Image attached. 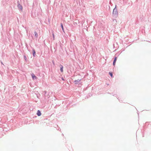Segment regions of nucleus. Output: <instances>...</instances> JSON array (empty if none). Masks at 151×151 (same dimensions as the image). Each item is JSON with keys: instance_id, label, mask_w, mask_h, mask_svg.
Listing matches in <instances>:
<instances>
[{"instance_id": "nucleus-1", "label": "nucleus", "mask_w": 151, "mask_h": 151, "mask_svg": "<svg viewBox=\"0 0 151 151\" xmlns=\"http://www.w3.org/2000/svg\"><path fill=\"white\" fill-rule=\"evenodd\" d=\"M112 15L113 17L115 18H116L118 17V13L116 5H115V8L113 9Z\"/></svg>"}, {"instance_id": "nucleus-2", "label": "nucleus", "mask_w": 151, "mask_h": 151, "mask_svg": "<svg viewBox=\"0 0 151 151\" xmlns=\"http://www.w3.org/2000/svg\"><path fill=\"white\" fill-rule=\"evenodd\" d=\"M17 7L18 8V9L19 10L22 11L23 9V7H22V6L20 4V2L19 1H17Z\"/></svg>"}, {"instance_id": "nucleus-3", "label": "nucleus", "mask_w": 151, "mask_h": 151, "mask_svg": "<svg viewBox=\"0 0 151 151\" xmlns=\"http://www.w3.org/2000/svg\"><path fill=\"white\" fill-rule=\"evenodd\" d=\"M44 96L45 97V98L46 97L49 98V93L48 92H47V91H44Z\"/></svg>"}, {"instance_id": "nucleus-4", "label": "nucleus", "mask_w": 151, "mask_h": 151, "mask_svg": "<svg viewBox=\"0 0 151 151\" xmlns=\"http://www.w3.org/2000/svg\"><path fill=\"white\" fill-rule=\"evenodd\" d=\"M81 79H78L77 80H76L74 81L73 82L75 84H79L81 83Z\"/></svg>"}, {"instance_id": "nucleus-5", "label": "nucleus", "mask_w": 151, "mask_h": 151, "mask_svg": "<svg viewBox=\"0 0 151 151\" xmlns=\"http://www.w3.org/2000/svg\"><path fill=\"white\" fill-rule=\"evenodd\" d=\"M32 78L33 80H35L37 78V77L33 73H32L31 74Z\"/></svg>"}, {"instance_id": "nucleus-6", "label": "nucleus", "mask_w": 151, "mask_h": 151, "mask_svg": "<svg viewBox=\"0 0 151 151\" xmlns=\"http://www.w3.org/2000/svg\"><path fill=\"white\" fill-rule=\"evenodd\" d=\"M117 60V57L115 56L114 57V60H113V65L114 66H115L116 64V63Z\"/></svg>"}, {"instance_id": "nucleus-7", "label": "nucleus", "mask_w": 151, "mask_h": 151, "mask_svg": "<svg viewBox=\"0 0 151 151\" xmlns=\"http://www.w3.org/2000/svg\"><path fill=\"white\" fill-rule=\"evenodd\" d=\"M32 55L33 57H35L36 56V52L34 48L32 49Z\"/></svg>"}, {"instance_id": "nucleus-8", "label": "nucleus", "mask_w": 151, "mask_h": 151, "mask_svg": "<svg viewBox=\"0 0 151 151\" xmlns=\"http://www.w3.org/2000/svg\"><path fill=\"white\" fill-rule=\"evenodd\" d=\"M59 67H60V71H61V72H63V66L61 65V64H60V65H59Z\"/></svg>"}, {"instance_id": "nucleus-9", "label": "nucleus", "mask_w": 151, "mask_h": 151, "mask_svg": "<svg viewBox=\"0 0 151 151\" xmlns=\"http://www.w3.org/2000/svg\"><path fill=\"white\" fill-rule=\"evenodd\" d=\"M36 114L38 116H40L42 114L41 111L39 110H38Z\"/></svg>"}, {"instance_id": "nucleus-10", "label": "nucleus", "mask_w": 151, "mask_h": 151, "mask_svg": "<svg viewBox=\"0 0 151 151\" xmlns=\"http://www.w3.org/2000/svg\"><path fill=\"white\" fill-rule=\"evenodd\" d=\"M60 27L62 28V31H63V32H64V33H65V31L64 30V27H63V24L62 23H60Z\"/></svg>"}, {"instance_id": "nucleus-11", "label": "nucleus", "mask_w": 151, "mask_h": 151, "mask_svg": "<svg viewBox=\"0 0 151 151\" xmlns=\"http://www.w3.org/2000/svg\"><path fill=\"white\" fill-rule=\"evenodd\" d=\"M35 36L36 38H37L38 36V34L36 31L34 32Z\"/></svg>"}, {"instance_id": "nucleus-12", "label": "nucleus", "mask_w": 151, "mask_h": 151, "mask_svg": "<svg viewBox=\"0 0 151 151\" xmlns=\"http://www.w3.org/2000/svg\"><path fill=\"white\" fill-rule=\"evenodd\" d=\"M109 74L111 76V77H112L113 74L112 72H109Z\"/></svg>"}, {"instance_id": "nucleus-13", "label": "nucleus", "mask_w": 151, "mask_h": 151, "mask_svg": "<svg viewBox=\"0 0 151 151\" xmlns=\"http://www.w3.org/2000/svg\"><path fill=\"white\" fill-rule=\"evenodd\" d=\"M24 58L25 61L27 62V58L25 55H24Z\"/></svg>"}, {"instance_id": "nucleus-14", "label": "nucleus", "mask_w": 151, "mask_h": 151, "mask_svg": "<svg viewBox=\"0 0 151 151\" xmlns=\"http://www.w3.org/2000/svg\"><path fill=\"white\" fill-rule=\"evenodd\" d=\"M52 36L53 37V40H54L55 39V35L54 34V33H52Z\"/></svg>"}, {"instance_id": "nucleus-15", "label": "nucleus", "mask_w": 151, "mask_h": 151, "mask_svg": "<svg viewBox=\"0 0 151 151\" xmlns=\"http://www.w3.org/2000/svg\"><path fill=\"white\" fill-rule=\"evenodd\" d=\"M110 94H111V95H113V96H117V94H114V93H110Z\"/></svg>"}, {"instance_id": "nucleus-16", "label": "nucleus", "mask_w": 151, "mask_h": 151, "mask_svg": "<svg viewBox=\"0 0 151 151\" xmlns=\"http://www.w3.org/2000/svg\"><path fill=\"white\" fill-rule=\"evenodd\" d=\"M52 64H53V65H55V62H54V61L53 60H52Z\"/></svg>"}, {"instance_id": "nucleus-17", "label": "nucleus", "mask_w": 151, "mask_h": 151, "mask_svg": "<svg viewBox=\"0 0 151 151\" xmlns=\"http://www.w3.org/2000/svg\"><path fill=\"white\" fill-rule=\"evenodd\" d=\"M57 43L56 44V47H57ZM54 49L55 50V51L57 50V49L55 48V47H54Z\"/></svg>"}, {"instance_id": "nucleus-18", "label": "nucleus", "mask_w": 151, "mask_h": 151, "mask_svg": "<svg viewBox=\"0 0 151 151\" xmlns=\"http://www.w3.org/2000/svg\"><path fill=\"white\" fill-rule=\"evenodd\" d=\"M61 79L63 81H65V79H64V78H63V77H62L61 78Z\"/></svg>"}, {"instance_id": "nucleus-19", "label": "nucleus", "mask_w": 151, "mask_h": 151, "mask_svg": "<svg viewBox=\"0 0 151 151\" xmlns=\"http://www.w3.org/2000/svg\"><path fill=\"white\" fill-rule=\"evenodd\" d=\"M59 44H60V46H61V42L60 41L59 42Z\"/></svg>"}, {"instance_id": "nucleus-20", "label": "nucleus", "mask_w": 151, "mask_h": 151, "mask_svg": "<svg viewBox=\"0 0 151 151\" xmlns=\"http://www.w3.org/2000/svg\"><path fill=\"white\" fill-rule=\"evenodd\" d=\"M36 66L37 67H39V66L38 65H36Z\"/></svg>"}, {"instance_id": "nucleus-21", "label": "nucleus", "mask_w": 151, "mask_h": 151, "mask_svg": "<svg viewBox=\"0 0 151 151\" xmlns=\"http://www.w3.org/2000/svg\"><path fill=\"white\" fill-rule=\"evenodd\" d=\"M1 64H2L4 65V64H3V63H2V62H1Z\"/></svg>"}, {"instance_id": "nucleus-22", "label": "nucleus", "mask_w": 151, "mask_h": 151, "mask_svg": "<svg viewBox=\"0 0 151 151\" xmlns=\"http://www.w3.org/2000/svg\"><path fill=\"white\" fill-rule=\"evenodd\" d=\"M117 98L118 99V100H119V99H118V98L117 97V96H116Z\"/></svg>"}, {"instance_id": "nucleus-23", "label": "nucleus", "mask_w": 151, "mask_h": 151, "mask_svg": "<svg viewBox=\"0 0 151 151\" xmlns=\"http://www.w3.org/2000/svg\"><path fill=\"white\" fill-rule=\"evenodd\" d=\"M117 98L118 99V100H119V99H118V98L117 97V96H116Z\"/></svg>"}, {"instance_id": "nucleus-24", "label": "nucleus", "mask_w": 151, "mask_h": 151, "mask_svg": "<svg viewBox=\"0 0 151 151\" xmlns=\"http://www.w3.org/2000/svg\"><path fill=\"white\" fill-rule=\"evenodd\" d=\"M137 113L138 114H139V113L138 112H137Z\"/></svg>"}, {"instance_id": "nucleus-25", "label": "nucleus", "mask_w": 151, "mask_h": 151, "mask_svg": "<svg viewBox=\"0 0 151 151\" xmlns=\"http://www.w3.org/2000/svg\"><path fill=\"white\" fill-rule=\"evenodd\" d=\"M62 135L63 136V134H62Z\"/></svg>"}]
</instances>
